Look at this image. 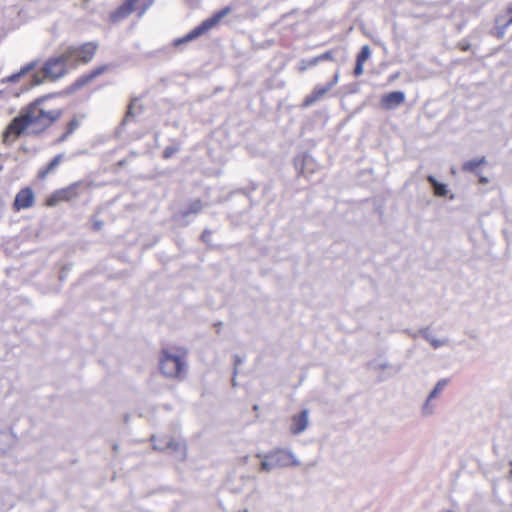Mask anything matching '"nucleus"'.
Here are the masks:
<instances>
[{
    "label": "nucleus",
    "mask_w": 512,
    "mask_h": 512,
    "mask_svg": "<svg viewBox=\"0 0 512 512\" xmlns=\"http://www.w3.org/2000/svg\"><path fill=\"white\" fill-rule=\"evenodd\" d=\"M141 0H125L119 7L112 11L109 15V19L113 23L120 22L126 19L133 12H138L141 16L144 14L148 5L141 4Z\"/></svg>",
    "instance_id": "obj_8"
},
{
    "label": "nucleus",
    "mask_w": 512,
    "mask_h": 512,
    "mask_svg": "<svg viewBox=\"0 0 512 512\" xmlns=\"http://www.w3.org/2000/svg\"><path fill=\"white\" fill-rule=\"evenodd\" d=\"M187 350L183 347H165L159 352L158 368L167 379L181 381L188 370Z\"/></svg>",
    "instance_id": "obj_2"
},
{
    "label": "nucleus",
    "mask_w": 512,
    "mask_h": 512,
    "mask_svg": "<svg viewBox=\"0 0 512 512\" xmlns=\"http://www.w3.org/2000/svg\"><path fill=\"white\" fill-rule=\"evenodd\" d=\"M487 180L485 178H481V182H486Z\"/></svg>",
    "instance_id": "obj_30"
},
{
    "label": "nucleus",
    "mask_w": 512,
    "mask_h": 512,
    "mask_svg": "<svg viewBox=\"0 0 512 512\" xmlns=\"http://www.w3.org/2000/svg\"><path fill=\"white\" fill-rule=\"evenodd\" d=\"M202 209H203L202 201L200 199H196L189 204L188 209L185 212V215L198 214L202 211Z\"/></svg>",
    "instance_id": "obj_23"
},
{
    "label": "nucleus",
    "mask_w": 512,
    "mask_h": 512,
    "mask_svg": "<svg viewBox=\"0 0 512 512\" xmlns=\"http://www.w3.org/2000/svg\"><path fill=\"white\" fill-rule=\"evenodd\" d=\"M486 163L485 157L472 159L469 161H466L463 166L462 170L467 172H475L480 166L484 165Z\"/></svg>",
    "instance_id": "obj_20"
},
{
    "label": "nucleus",
    "mask_w": 512,
    "mask_h": 512,
    "mask_svg": "<svg viewBox=\"0 0 512 512\" xmlns=\"http://www.w3.org/2000/svg\"><path fill=\"white\" fill-rule=\"evenodd\" d=\"M446 384H447L446 380L439 381L436 384V386L434 387V389L431 391L428 399H432V398L436 397L442 391V389L444 388V386Z\"/></svg>",
    "instance_id": "obj_25"
},
{
    "label": "nucleus",
    "mask_w": 512,
    "mask_h": 512,
    "mask_svg": "<svg viewBox=\"0 0 512 512\" xmlns=\"http://www.w3.org/2000/svg\"><path fill=\"white\" fill-rule=\"evenodd\" d=\"M83 116L74 115L64 126L63 133L58 139V142H64L68 139L80 126Z\"/></svg>",
    "instance_id": "obj_18"
},
{
    "label": "nucleus",
    "mask_w": 512,
    "mask_h": 512,
    "mask_svg": "<svg viewBox=\"0 0 512 512\" xmlns=\"http://www.w3.org/2000/svg\"><path fill=\"white\" fill-rule=\"evenodd\" d=\"M178 147H175V146H167L165 147V149L163 150V158L164 159H169L171 158L175 153L178 152Z\"/></svg>",
    "instance_id": "obj_26"
},
{
    "label": "nucleus",
    "mask_w": 512,
    "mask_h": 512,
    "mask_svg": "<svg viewBox=\"0 0 512 512\" xmlns=\"http://www.w3.org/2000/svg\"><path fill=\"white\" fill-rule=\"evenodd\" d=\"M308 67H310V66L308 65V61H307L305 65H303L302 67H300V68H299V70H300V71H304V70H306Z\"/></svg>",
    "instance_id": "obj_28"
},
{
    "label": "nucleus",
    "mask_w": 512,
    "mask_h": 512,
    "mask_svg": "<svg viewBox=\"0 0 512 512\" xmlns=\"http://www.w3.org/2000/svg\"><path fill=\"white\" fill-rule=\"evenodd\" d=\"M35 203V193L31 187L21 188L15 195L12 208L15 212L31 208Z\"/></svg>",
    "instance_id": "obj_11"
},
{
    "label": "nucleus",
    "mask_w": 512,
    "mask_h": 512,
    "mask_svg": "<svg viewBox=\"0 0 512 512\" xmlns=\"http://www.w3.org/2000/svg\"><path fill=\"white\" fill-rule=\"evenodd\" d=\"M154 448L162 451H170V452H181L183 456L186 454V446L184 442L172 437V436H164L161 438H152Z\"/></svg>",
    "instance_id": "obj_10"
},
{
    "label": "nucleus",
    "mask_w": 512,
    "mask_h": 512,
    "mask_svg": "<svg viewBox=\"0 0 512 512\" xmlns=\"http://www.w3.org/2000/svg\"><path fill=\"white\" fill-rule=\"evenodd\" d=\"M71 72L66 57L60 49L58 53L49 57L40 69L44 80L57 81Z\"/></svg>",
    "instance_id": "obj_4"
},
{
    "label": "nucleus",
    "mask_w": 512,
    "mask_h": 512,
    "mask_svg": "<svg viewBox=\"0 0 512 512\" xmlns=\"http://www.w3.org/2000/svg\"><path fill=\"white\" fill-rule=\"evenodd\" d=\"M112 64H102L95 66L88 72L83 73L79 77H77L68 87L67 91L69 93H75L82 88L90 85L93 81H95L99 76L109 72L112 70Z\"/></svg>",
    "instance_id": "obj_7"
},
{
    "label": "nucleus",
    "mask_w": 512,
    "mask_h": 512,
    "mask_svg": "<svg viewBox=\"0 0 512 512\" xmlns=\"http://www.w3.org/2000/svg\"><path fill=\"white\" fill-rule=\"evenodd\" d=\"M309 421L308 410H302L300 413L291 417L289 430L291 434L298 435L306 430Z\"/></svg>",
    "instance_id": "obj_15"
},
{
    "label": "nucleus",
    "mask_w": 512,
    "mask_h": 512,
    "mask_svg": "<svg viewBox=\"0 0 512 512\" xmlns=\"http://www.w3.org/2000/svg\"><path fill=\"white\" fill-rule=\"evenodd\" d=\"M37 65V62L34 61V62H30L28 64H26L24 67H22L20 69L19 72L15 73V74H12L10 77H9V80L11 82H17L23 75H25L26 73L30 72L31 70H33Z\"/></svg>",
    "instance_id": "obj_21"
},
{
    "label": "nucleus",
    "mask_w": 512,
    "mask_h": 512,
    "mask_svg": "<svg viewBox=\"0 0 512 512\" xmlns=\"http://www.w3.org/2000/svg\"><path fill=\"white\" fill-rule=\"evenodd\" d=\"M230 12V7H224L223 9L217 11L210 18L204 20L200 25L192 29L189 33H187L181 38L174 40V46H179L181 44L187 43L205 34L209 30L217 26L221 22V20Z\"/></svg>",
    "instance_id": "obj_5"
},
{
    "label": "nucleus",
    "mask_w": 512,
    "mask_h": 512,
    "mask_svg": "<svg viewBox=\"0 0 512 512\" xmlns=\"http://www.w3.org/2000/svg\"><path fill=\"white\" fill-rule=\"evenodd\" d=\"M68 65L72 70L90 64L96 57L99 50V43L87 41L81 44H70L61 46Z\"/></svg>",
    "instance_id": "obj_3"
},
{
    "label": "nucleus",
    "mask_w": 512,
    "mask_h": 512,
    "mask_svg": "<svg viewBox=\"0 0 512 512\" xmlns=\"http://www.w3.org/2000/svg\"><path fill=\"white\" fill-rule=\"evenodd\" d=\"M63 115L59 108H50L43 98L24 107L20 114L6 127L3 132V141H14L28 129L33 134L39 135L52 127Z\"/></svg>",
    "instance_id": "obj_1"
},
{
    "label": "nucleus",
    "mask_w": 512,
    "mask_h": 512,
    "mask_svg": "<svg viewBox=\"0 0 512 512\" xmlns=\"http://www.w3.org/2000/svg\"><path fill=\"white\" fill-rule=\"evenodd\" d=\"M512 25V2L507 4L504 13L496 16L495 18V28L492 34L498 38L502 39L509 26Z\"/></svg>",
    "instance_id": "obj_12"
},
{
    "label": "nucleus",
    "mask_w": 512,
    "mask_h": 512,
    "mask_svg": "<svg viewBox=\"0 0 512 512\" xmlns=\"http://www.w3.org/2000/svg\"><path fill=\"white\" fill-rule=\"evenodd\" d=\"M134 101L133 100L129 106H128V109H127V112H126V115H125V118L124 120L127 121L129 117L133 116V106H134Z\"/></svg>",
    "instance_id": "obj_27"
},
{
    "label": "nucleus",
    "mask_w": 512,
    "mask_h": 512,
    "mask_svg": "<svg viewBox=\"0 0 512 512\" xmlns=\"http://www.w3.org/2000/svg\"><path fill=\"white\" fill-rule=\"evenodd\" d=\"M405 101V94L402 91H393L386 93L380 98V106L382 109L391 110L399 105L403 104Z\"/></svg>",
    "instance_id": "obj_14"
},
{
    "label": "nucleus",
    "mask_w": 512,
    "mask_h": 512,
    "mask_svg": "<svg viewBox=\"0 0 512 512\" xmlns=\"http://www.w3.org/2000/svg\"><path fill=\"white\" fill-rule=\"evenodd\" d=\"M427 180L432 185L435 196L444 197L447 195L448 190L445 184L439 183L432 175H429Z\"/></svg>",
    "instance_id": "obj_19"
},
{
    "label": "nucleus",
    "mask_w": 512,
    "mask_h": 512,
    "mask_svg": "<svg viewBox=\"0 0 512 512\" xmlns=\"http://www.w3.org/2000/svg\"><path fill=\"white\" fill-rule=\"evenodd\" d=\"M82 186V181H76L66 187L56 189L45 198L44 205L51 208L63 202H72L79 197V189Z\"/></svg>",
    "instance_id": "obj_6"
},
{
    "label": "nucleus",
    "mask_w": 512,
    "mask_h": 512,
    "mask_svg": "<svg viewBox=\"0 0 512 512\" xmlns=\"http://www.w3.org/2000/svg\"><path fill=\"white\" fill-rule=\"evenodd\" d=\"M275 468L297 466L299 462L294 455L284 449H277L270 452Z\"/></svg>",
    "instance_id": "obj_13"
},
{
    "label": "nucleus",
    "mask_w": 512,
    "mask_h": 512,
    "mask_svg": "<svg viewBox=\"0 0 512 512\" xmlns=\"http://www.w3.org/2000/svg\"><path fill=\"white\" fill-rule=\"evenodd\" d=\"M64 155L63 154H57L54 156L49 163H47L45 166L41 167L37 172V179L38 180H45L50 174L54 173L59 165L63 162Z\"/></svg>",
    "instance_id": "obj_16"
},
{
    "label": "nucleus",
    "mask_w": 512,
    "mask_h": 512,
    "mask_svg": "<svg viewBox=\"0 0 512 512\" xmlns=\"http://www.w3.org/2000/svg\"><path fill=\"white\" fill-rule=\"evenodd\" d=\"M371 56V50L368 45H364L360 52L357 55L356 58V65L354 68V76L359 77L363 74L364 71V64L365 62L370 58Z\"/></svg>",
    "instance_id": "obj_17"
},
{
    "label": "nucleus",
    "mask_w": 512,
    "mask_h": 512,
    "mask_svg": "<svg viewBox=\"0 0 512 512\" xmlns=\"http://www.w3.org/2000/svg\"><path fill=\"white\" fill-rule=\"evenodd\" d=\"M338 80H339V74L336 73L333 76V79L330 82H328L326 85L315 86L314 89L312 90V92L304 98L301 106L303 108L312 106L318 100L323 98L338 83Z\"/></svg>",
    "instance_id": "obj_9"
},
{
    "label": "nucleus",
    "mask_w": 512,
    "mask_h": 512,
    "mask_svg": "<svg viewBox=\"0 0 512 512\" xmlns=\"http://www.w3.org/2000/svg\"><path fill=\"white\" fill-rule=\"evenodd\" d=\"M272 469H275L272 457L270 453L264 456V459L261 462L260 471H271Z\"/></svg>",
    "instance_id": "obj_24"
},
{
    "label": "nucleus",
    "mask_w": 512,
    "mask_h": 512,
    "mask_svg": "<svg viewBox=\"0 0 512 512\" xmlns=\"http://www.w3.org/2000/svg\"><path fill=\"white\" fill-rule=\"evenodd\" d=\"M334 60V53L333 51H326L308 61L309 66H315L319 62L322 61H333Z\"/></svg>",
    "instance_id": "obj_22"
},
{
    "label": "nucleus",
    "mask_w": 512,
    "mask_h": 512,
    "mask_svg": "<svg viewBox=\"0 0 512 512\" xmlns=\"http://www.w3.org/2000/svg\"><path fill=\"white\" fill-rule=\"evenodd\" d=\"M125 164H126V160H125V159L120 160V161L117 163V165H118V166H120V167H121V166H124Z\"/></svg>",
    "instance_id": "obj_29"
}]
</instances>
